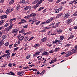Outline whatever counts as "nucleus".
Instances as JSON below:
<instances>
[{"instance_id": "1", "label": "nucleus", "mask_w": 77, "mask_h": 77, "mask_svg": "<svg viewBox=\"0 0 77 77\" xmlns=\"http://www.w3.org/2000/svg\"><path fill=\"white\" fill-rule=\"evenodd\" d=\"M77 50H76L74 48L72 49L71 50L72 51L71 52L70 51H69L66 53L67 54H66L64 56L65 57H68V56H71V55H72V54L75 53L77 52Z\"/></svg>"}, {"instance_id": "2", "label": "nucleus", "mask_w": 77, "mask_h": 77, "mask_svg": "<svg viewBox=\"0 0 77 77\" xmlns=\"http://www.w3.org/2000/svg\"><path fill=\"white\" fill-rule=\"evenodd\" d=\"M54 20V17H51L48 20L46 21L43 22L42 23L40 24L41 26H43V24H48V23H51L53 20Z\"/></svg>"}, {"instance_id": "3", "label": "nucleus", "mask_w": 77, "mask_h": 77, "mask_svg": "<svg viewBox=\"0 0 77 77\" xmlns=\"http://www.w3.org/2000/svg\"><path fill=\"white\" fill-rule=\"evenodd\" d=\"M5 53H7L6 54V57H7V59H8L9 57H11V56L10 54H11V52L9 51L6 50L5 51Z\"/></svg>"}, {"instance_id": "4", "label": "nucleus", "mask_w": 77, "mask_h": 77, "mask_svg": "<svg viewBox=\"0 0 77 77\" xmlns=\"http://www.w3.org/2000/svg\"><path fill=\"white\" fill-rule=\"evenodd\" d=\"M24 73V72H17V74L19 76H23V74Z\"/></svg>"}, {"instance_id": "5", "label": "nucleus", "mask_w": 77, "mask_h": 77, "mask_svg": "<svg viewBox=\"0 0 77 77\" xmlns=\"http://www.w3.org/2000/svg\"><path fill=\"white\" fill-rule=\"evenodd\" d=\"M70 15H69V14L67 13L63 16V18L64 19H66L67 18H68L69 17Z\"/></svg>"}, {"instance_id": "6", "label": "nucleus", "mask_w": 77, "mask_h": 77, "mask_svg": "<svg viewBox=\"0 0 77 77\" xmlns=\"http://www.w3.org/2000/svg\"><path fill=\"white\" fill-rule=\"evenodd\" d=\"M19 29H15L12 31V33H17L18 32Z\"/></svg>"}, {"instance_id": "7", "label": "nucleus", "mask_w": 77, "mask_h": 77, "mask_svg": "<svg viewBox=\"0 0 77 77\" xmlns=\"http://www.w3.org/2000/svg\"><path fill=\"white\" fill-rule=\"evenodd\" d=\"M60 40L56 39L55 41H53V42L52 43V44H56V43H59L60 42Z\"/></svg>"}, {"instance_id": "8", "label": "nucleus", "mask_w": 77, "mask_h": 77, "mask_svg": "<svg viewBox=\"0 0 77 77\" xmlns=\"http://www.w3.org/2000/svg\"><path fill=\"white\" fill-rule=\"evenodd\" d=\"M7 17H8V16L6 15H3L0 17V18L2 20H4V18H6Z\"/></svg>"}, {"instance_id": "9", "label": "nucleus", "mask_w": 77, "mask_h": 77, "mask_svg": "<svg viewBox=\"0 0 77 77\" xmlns=\"http://www.w3.org/2000/svg\"><path fill=\"white\" fill-rule=\"evenodd\" d=\"M47 37H45L42 39L41 41L42 42H45V41H47Z\"/></svg>"}, {"instance_id": "10", "label": "nucleus", "mask_w": 77, "mask_h": 77, "mask_svg": "<svg viewBox=\"0 0 77 77\" xmlns=\"http://www.w3.org/2000/svg\"><path fill=\"white\" fill-rule=\"evenodd\" d=\"M49 54V53L48 52H44L42 54V56H45V55H48Z\"/></svg>"}, {"instance_id": "11", "label": "nucleus", "mask_w": 77, "mask_h": 77, "mask_svg": "<svg viewBox=\"0 0 77 77\" xmlns=\"http://www.w3.org/2000/svg\"><path fill=\"white\" fill-rule=\"evenodd\" d=\"M5 22V20H1L0 21V26H1V25H3L4 23Z\"/></svg>"}, {"instance_id": "12", "label": "nucleus", "mask_w": 77, "mask_h": 77, "mask_svg": "<svg viewBox=\"0 0 77 77\" xmlns=\"http://www.w3.org/2000/svg\"><path fill=\"white\" fill-rule=\"evenodd\" d=\"M72 22V20L71 19H69L67 20V24H70Z\"/></svg>"}, {"instance_id": "13", "label": "nucleus", "mask_w": 77, "mask_h": 77, "mask_svg": "<svg viewBox=\"0 0 77 77\" xmlns=\"http://www.w3.org/2000/svg\"><path fill=\"white\" fill-rule=\"evenodd\" d=\"M60 49V48H55L54 51H55V52H57V51H59Z\"/></svg>"}, {"instance_id": "14", "label": "nucleus", "mask_w": 77, "mask_h": 77, "mask_svg": "<svg viewBox=\"0 0 77 77\" xmlns=\"http://www.w3.org/2000/svg\"><path fill=\"white\" fill-rule=\"evenodd\" d=\"M20 5H17V6H16V10L17 11L20 8Z\"/></svg>"}, {"instance_id": "15", "label": "nucleus", "mask_w": 77, "mask_h": 77, "mask_svg": "<svg viewBox=\"0 0 77 77\" xmlns=\"http://www.w3.org/2000/svg\"><path fill=\"white\" fill-rule=\"evenodd\" d=\"M62 15V13H60L58 14V15L56 16V18H59L60 17H61V16Z\"/></svg>"}, {"instance_id": "16", "label": "nucleus", "mask_w": 77, "mask_h": 77, "mask_svg": "<svg viewBox=\"0 0 77 77\" xmlns=\"http://www.w3.org/2000/svg\"><path fill=\"white\" fill-rule=\"evenodd\" d=\"M74 36V35H72L70 37H69L68 38V40H69V39H72Z\"/></svg>"}, {"instance_id": "17", "label": "nucleus", "mask_w": 77, "mask_h": 77, "mask_svg": "<svg viewBox=\"0 0 77 77\" xmlns=\"http://www.w3.org/2000/svg\"><path fill=\"white\" fill-rule=\"evenodd\" d=\"M39 44L38 43H37L35 45H34V48H38L39 47Z\"/></svg>"}, {"instance_id": "18", "label": "nucleus", "mask_w": 77, "mask_h": 77, "mask_svg": "<svg viewBox=\"0 0 77 77\" xmlns=\"http://www.w3.org/2000/svg\"><path fill=\"white\" fill-rule=\"evenodd\" d=\"M30 16L31 17H36V14L35 13H32L30 14Z\"/></svg>"}, {"instance_id": "19", "label": "nucleus", "mask_w": 77, "mask_h": 77, "mask_svg": "<svg viewBox=\"0 0 77 77\" xmlns=\"http://www.w3.org/2000/svg\"><path fill=\"white\" fill-rule=\"evenodd\" d=\"M23 39H24V36H21L19 38V41H22V40H23Z\"/></svg>"}, {"instance_id": "20", "label": "nucleus", "mask_w": 77, "mask_h": 77, "mask_svg": "<svg viewBox=\"0 0 77 77\" xmlns=\"http://www.w3.org/2000/svg\"><path fill=\"white\" fill-rule=\"evenodd\" d=\"M57 32L59 34H60V33H62L63 32V30L61 29H60L58 30L57 31Z\"/></svg>"}, {"instance_id": "21", "label": "nucleus", "mask_w": 77, "mask_h": 77, "mask_svg": "<svg viewBox=\"0 0 77 77\" xmlns=\"http://www.w3.org/2000/svg\"><path fill=\"white\" fill-rule=\"evenodd\" d=\"M7 37V36H6V35H3L2 37V40H4L5 39H6Z\"/></svg>"}, {"instance_id": "22", "label": "nucleus", "mask_w": 77, "mask_h": 77, "mask_svg": "<svg viewBox=\"0 0 77 77\" xmlns=\"http://www.w3.org/2000/svg\"><path fill=\"white\" fill-rule=\"evenodd\" d=\"M9 26V23H6L4 25V27H8Z\"/></svg>"}, {"instance_id": "23", "label": "nucleus", "mask_w": 77, "mask_h": 77, "mask_svg": "<svg viewBox=\"0 0 77 77\" xmlns=\"http://www.w3.org/2000/svg\"><path fill=\"white\" fill-rule=\"evenodd\" d=\"M29 7L28 6H27L25 7L24 8V11H26V10H27V9H29Z\"/></svg>"}, {"instance_id": "24", "label": "nucleus", "mask_w": 77, "mask_h": 77, "mask_svg": "<svg viewBox=\"0 0 77 77\" xmlns=\"http://www.w3.org/2000/svg\"><path fill=\"white\" fill-rule=\"evenodd\" d=\"M25 3V1L24 0H21L20 2V4H22Z\"/></svg>"}, {"instance_id": "25", "label": "nucleus", "mask_w": 77, "mask_h": 77, "mask_svg": "<svg viewBox=\"0 0 77 77\" xmlns=\"http://www.w3.org/2000/svg\"><path fill=\"white\" fill-rule=\"evenodd\" d=\"M4 44L3 41L1 40L0 41V46H2Z\"/></svg>"}, {"instance_id": "26", "label": "nucleus", "mask_w": 77, "mask_h": 77, "mask_svg": "<svg viewBox=\"0 0 77 77\" xmlns=\"http://www.w3.org/2000/svg\"><path fill=\"white\" fill-rule=\"evenodd\" d=\"M63 39H64V36L63 35H61L60 37V40H63Z\"/></svg>"}, {"instance_id": "27", "label": "nucleus", "mask_w": 77, "mask_h": 77, "mask_svg": "<svg viewBox=\"0 0 77 77\" xmlns=\"http://www.w3.org/2000/svg\"><path fill=\"white\" fill-rule=\"evenodd\" d=\"M21 22L22 23H27V21L24 19H22Z\"/></svg>"}, {"instance_id": "28", "label": "nucleus", "mask_w": 77, "mask_h": 77, "mask_svg": "<svg viewBox=\"0 0 77 77\" xmlns=\"http://www.w3.org/2000/svg\"><path fill=\"white\" fill-rule=\"evenodd\" d=\"M25 31V30L24 29H22L21 31L19 32V33H23V32H24Z\"/></svg>"}, {"instance_id": "29", "label": "nucleus", "mask_w": 77, "mask_h": 77, "mask_svg": "<svg viewBox=\"0 0 77 77\" xmlns=\"http://www.w3.org/2000/svg\"><path fill=\"white\" fill-rule=\"evenodd\" d=\"M55 13H58L59 12V9H56L55 11Z\"/></svg>"}, {"instance_id": "30", "label": "nucleus", "mask_w": 77, "mask_h": 77, "mask_svg": "<svg viewBox=\"0 0 77 77\" xmlns=\"http://www.w3.org/2000/svg\"><path fill=\"white\" fill-rule=\"evenodd\" d=\"M59 24H60V22H58L56 23L55 26H57V27H59Z\"/></svg>"}, {"instance_id": "31", "label": "nucleus", "mask_w": 77, "mask_h": 77, "mask_svg": "<svg viewBox=\"0 0 77 77\" xmlns=\"http://www.w3.org/2000/svg\"><path fill=\"white\" fill-rule=\"evenodd\" d=\"M28 39H29V38L28 37H26L24 38L25 41H27Z\"/></svg>"}, {"instance_id": "32", "label": "nucleus", "mask_w": 77, "mask_h": 77, "mask_svg": "<svg viewBox=\"0 0 77 77\" xmlns=\"http://www.w3.org/2000/svg\"><path fill=\"white\" fill-rule=\"evenodd\" d=\"M37 2H38V0H35L34 2H32V4H33V5H34V4L36 3Z\"/></svg>"}, {"instance_id": "33", "label": "nucleus", "mask_w": 77, "mask_h": 77, "mask_svg": "<svg viewBox=\"0 0 77 77\" xmlns=\"http://www.w3.org/2000/svg\"><path fill=\"white\" fill-rule=\"evenodd\" d=\"M45 72V70H43L40 74V75H43L44 74V72Z\"/></svg>"}, {"instance_id": "34", "label": "nucleus", "mask_w": 77, "mask_h": 77, "mask_svg": "<svg viewBox=\"0 0 77 77\" xmlns=\"http://www.w3.org/2000/svg\"><path fill=\"white\" fill-rule=\"evenodd\" d=\"M30 66H25L24 67H23V69H28V68H30Z\"/></svg>"}, {"instance_id": "35", "label": "nucleus", "mask_w": 77, "mask_h": 77, "mask_svg": "<svg viewBox=\"0 0 77 77\" xmlns=\"http://www.w3.org/2000/svg\"><path fill=\"white\" fill-rule=\"evenodd\" d=\"M44 0H41L39 1L38 2V4H41V3H42V2H43Z\"/></svg>"}, {"instance_id": "36", "label": "nucleus", "mask_w": 77, "mask_h": 77, "mask_svg": "<svg viewBox=\"0 0 77 77\" xmlns=\"http://www.w3.org/2000/svg\"><path fill=\"white\" fill-rule=\"evenodd\" d=\"M30 54H28V55H27V56H26V59H29V58H30Z\"/></svg>"}, {"instance_id": "37", "label": "nucleus", "mask_w": 77, "mask_h": 77, "mask_svg": "<svg viewBox=\"0 0 77 77\" xmlns=\"http://www.w3.org/2000/svg\"><path fill=\"white\" fill-rule=\"evenodd\" d=\"M9 45V43L8 42H6L5 43V46H8Z\"/></svg>"}, {"instance_id": "38", "label": "nucleus", "mask_w": 77, "mask_h": 77, "mask_svg": "<svg viewBox=\"0 0 77 77\" xmlns=\"http://www.w3.org/2000/svg\"><path fill=\"white\" fill-rule=\"evenodd\" d=\"M9 28H5V31H6V32H9Z\"/></svg>"}, {"instance_id": "39", "label": "nucleus", "mask_w": 77, "mask_h": 77, "mask_svg": "<svg viewBox=\"0 0 77 77\" xmlns=\"http://www.w3.org/2000/svg\"><path fill=\"white\" fill-rule=\"evenodd\" d=\"M73 15H74V17H77V11H76L74 13Z\"/></svg>"}, {"instance_id": "40", "label": "nucleus", "mask_w": 77, "mask_h": 77, "mask_svg": "<svg viewBox=\"0 0 77 77\" xmlns=\"http://www.w3.org/2000/svg\"><path fill=\"white\" fill-rule=\"evenodd\" d=\"M16 19H17L15 18L11 19L9 21L10 22H12V21H14V20H16Z\"/></svg>"}, {"instance_id": "41", "label": "nucleus", "mask_w": 77, "mask_h": 77, "mask_svg": "<svg viewBox=\"0 0 77 77\" xmlns=\"http://www.w3.org/2000/svg\"><path fill=\"white\" fill-rule=\"evenodd\" d=\"M44 7H41L38 9V11H41L42 9H44Z\"/></svg>"}, {"instance_id": "42", "label": "nucleus", "mask_w": 77, "mask_h": 77, "mask_svg": "<svg viewBox=\"0 0 77 77\" xmlns=\"http://www.w3.org/2000/svg\"><path fill=\"white\" fill-rule=\"evenodd\" d=\"M18 48H19V47H17V48H14V51H17V50H18Z\"/></svg>"}, {"instance_id": "43", "label": "nucleus", "mask_w": 77, "mask_h": 77, "mask_svg": "<svg viewBox=\"0 0 77 77\" xmlns=\"http://www.w3.org/2000/svg\"><path fill=\"white\" fill-rule=\"evenodd\" d=\"M29 23H32L33 21H34V20L33 19H32L31 20H29Z\"/></svg>"}, {"instance_id": "44", "label": "nucleus", "mask_w": 77, "mask_h": 77, "mask_svg": "<svg viewBox=\"0 0 77 77\" xmlns=\"http://www.w3.org/2000/svg\"><path fill=\"white\" fill-rule=\"evenodd\" d=\"M12 26H13V25H10V26H8V28L9 29H12Z\"/></svg>"}, {"instance_id": "45", "label": "nucleus", "mask_w": 77, "mask_h": 77, "mask_svg": "<svg viewBox=\"0 0 77 77\" xmlns=\"http://www.w3.org/2000/svg\"><path fill=\"white\" fill-rule=\"evenodd\" d=\"M10 12H11V11H9V10H7L6 11V12H5V13H6V14H8Z\"/></svg>"}, {"instance_id": "46", "label": "nucleus", "mask_w": 77, "mask_h": 77, "mask_svg": "<svg viewBox=\"0 0 77 77\" xmlns=\"http://www.w3.org/2000/svg\"><path fill=\"white\" fill-rule=\"evenodd\" d=\"M40 22H41L40 21H39L38 22H37L35 23V25H36L37 26H38V24H39V23H40Z\"/></svg>"}, {"instance_id": "47", "label": "nucleus", "mask_w": 77, "mask_h": 77, "mask_svg": "<svg viewBox=\"0 0 77 77\" xmlns=\"http://www.w3.org/2000/svg\"><path fill=\"white\" fill-rule=\"evenodd\" d=\"M28 26V24H27L25 26H23V28H27Z\"/></svg>"}, {"instance_id": "48", "label": "nucleus", "mask_w": 77, "mask_h": 77, "mask_svg": "<svg viewBox=\"0 0 77 77\" xmlns=\"http://www.w3.org/2000/svg\"><path fill=\"white\" fill-rule=\"evenodd\" d=\"M30 32H27L25 33L24 34V35H28V34H30Z\"/></svg>"}, {"instance_id": "49", "label": "nucleus", "mask_w": 77, "mask_h": 77, "mask_svg": "<svg viewBox=\"0 0 77 77\" xmlns=\"http://www.w3.org/2000/svg\"><path fill=\"white\" fill-rule=\"evenodd\" d=\"M54 51H53V50H51L50 51H49V53H50L51 54V53H53V52H54Z\"/></svg>"}, {"instance_id": "50", "label": "nucleus", "mask_w": 77, "mask_h": 77, "mask_svg": "<svg viewBox=\"0 0 77 77\" xmlns=\"http://www.w3.org/2000/svg\"><path fill=\"white\" fill-rule=\"evenodd\" d=\"M50 29V27H45L44 28V29L45 30H47V29Z\"/></svg>"}, {"instance_id": "51", "label": "nucleus", "mask_w": 77, "mask_h": 77, "mask_svg": "<svg viewBox=\"0 0 77 77\" xmlns=\"http://www.w3.org/2000/svg\"><path fill=\"white\" fill-rule=\"evenodd\" d=\"M58 9H59V11H61L62 9H63V8H62V6H61L60 8H59Z\"/></svg>"}, {"instance_id": "52", "label": "nucleus", "mask_w": 77, "mask_h": 77, "mask_svg": "<svg viewBox=\"0 0 77 77\" xmlns=\"http://www.w3.org/2000/svg\"><path fill=\"white\" fill-rule=\"evenodd\" d=\"M8 66H9V67H12V64L9 63L8 65Z\"/></svg>"}, {"instance_id": "53", "label": "nucleus", "mask_w": 77, "mask_h": 77, "mask_svg": "<svg viewBox=\"0 0 77 77\" xmlns=\"http://www.w3.org/2000/svg\"><path fill=\"white\" fill-rule=\"evenodd\" d=\"M34 37L33 36L32 37H31L30 38H29L28 40V41H31V40H32V39H33V38H34Z\"/></svg>"}, {"instance_id": "54", "label": "nucleus", "mask_w": 77, "mask_h": 77, "mask_svg": "<svg viewBox=\"0 0 77 77\" xmlns=\"http://www.w3.org/2000/svg\"><path fill=\"white\" fill-rule=\"evenodd\" d=\"M17 46H18V44L15 43L14 45V47H16Z\"/></svg>"}, {"instance_id": "55", "label": "nucleus", "mask_w": 77, "mask_h": 77, "mask_svg": "<svg viewBox=\"0 0 77 77\" xmlns=\"http://www.w3.org/2000/svg\"><path fill=\"white\" fill-rule=\"evenodd\" d=\"M54 24H55V22L52 23L51 24L49 25V26H54Z\"/></svg>"}, {"instance_id": "56", "label": "nucleus", "mask_w": 77, "mask_h": 77, "mask_svg": "<svg viewBox=\"0 0 77 77\" xmlns=\"http://www.w3.org/2000/svg\"><path fill=\"white\" fill-rule=\"evenodd\" d=\"M37 7H36V6L35 5H34L32 7V8H33V9H36V8Z\"/></svg>"}, {"instance_id": "57", "label": "nucleus", "mask_w": 77, "mask_h": 77, "mask_svg": "<svg viewBox=\"0 0 77 77\" xmlns=\"http://www.w3.org/2000/svg\"><path fill=\"white\" fill-rule=\"evenodd\" d=\"M26 17L28 19L30 18L31 17V16H30V14L29 15L27 16Z\"/></svg>"}, {"instance_id": "58", "label": "nucleus", "mask_w": 77, "mask_h": 77, "mask_svg": "<svg viewBox=\"0 0 77 77\" xmlns=\"http://www.w3.org/2000/svg\"><path fill=\"white\" fill-rule=\"evenodd\" d=\"M69 31H72V27H71L69 28Z\"/></svg>"}, {"instance_id": "59", "label": "nucleus", "mask_w": 77, "mask_h": 77, "mask_svg": "<svg viewBox=\"0 0 77 77\" xmlns=\"http://www.w3.org/2000/svg\"><path fill=\"white\" fill-rule=\"evenodd\" d=\"M48 35H49V36H51V35H52V33H50V32H48L47 33Z\"/></svg>"}, {"instance_id": "60", "label": "nucleus", "mask_w": 77, "mask_h": 77, "mask_svg": "<svg viewBox=\"0 0 77 77\" xmlns=\"http://www.w3.org/2000/svg\"><path fill=\"white\" fill-rule=\"evenodd\" d=\"M47 11V10L46 9H44L43 11H42V12L43 13H45V12Z\"/></svg>"}, {"instance_id": "61", "label": "nucleus", "mask_w": 77, "mask_h": 77, "mask_svg": "<svg viewBox=\"0 0 77 77\" xmlns=\"http://www.w3.org/2000/svg\"><path fill=\"white\" fill-rule=\"evenodd\" d=\"M17 43L18 44H20V40L18 41L17 42Z\"/></svg>"}, {"instance_id": "62", "label": "nucleus", "mask_w": 77, "mask_h": 77, "mask_svg": "<svg viewBox=\"0 0 77 77\" xmlns=\"http://www.w3.org/2000/svg\"><path fill=\"white\" fill-rule=\"evenodd\" d=\"M41 51H38V52H37L35 53V54H39V53H40V52Z\"/></svg>"}, {"instance_id": "63", "label": "nucleus", "mask_w": 77, "mask_h": 77, "mask_svg": "<svg viewBox=\"0 0 77 77\" xmlns=\"http://www.w3.org/2000/svg\"><path fill=\"white\" fill-rule=\"evenodd\" d=\"M74 48L76 50H77V45Z\"/></svg>"}, {"instance_id": "64", "label": "nucleus", "mask_w": 77, "mask_h": 77, "mask_svg": "<svg viewBox=\"0 0 77 77\" xmlns=\"http://www.w3.org/2000/svg\"><path fill=\"white\" fill-rule=\"evenodd\" d=\"M74 29H77V26H75Z\"/></svg>"}]
</instances>
